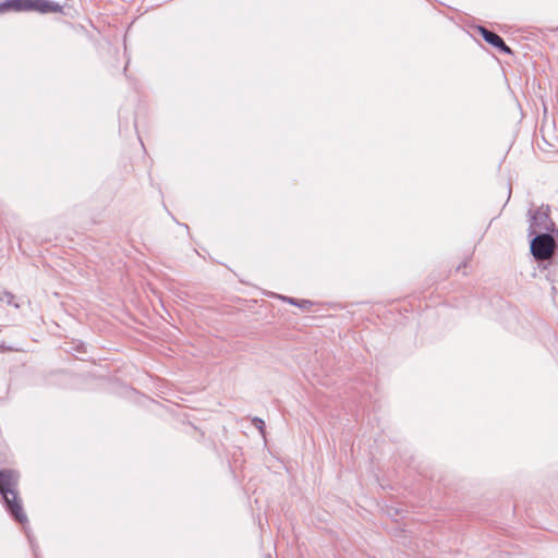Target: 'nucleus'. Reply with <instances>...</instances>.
<instances>
[{"mask_svg":"<svg viewBox=\"0 0 558 558\" xmlns=\"http://www.w3.org/2000/svg\"><path fill=\"white\" fill-rule=\"evenodd\" d=\"M19 473L12 469L0 470V496L5 511L16 522L25 525L28 523L23 510L22 500L17 492Z\"/></svg>","mask_w":558,"mask_h":558,"instance_id":"obj_1","label":"nucleus"},{"mask_svg":"<svg viewBox=\"0 0 558 558\" xmlns=\"http://www.w3.org/2000/svg\"><path fill=\"white\" fill-rule=\"evenodd\" d=\"M468 264H469V258H465L464 260H462V262L457 266L456 271H461L462 269L466 268V267H468Z\"/></svg>","mask_w":558,"mask_h":558,"instance_id":"obj_10","label":"nucleus"},{"mask_svg":"<svg viewBox=\"0 0 558 558\" xmlns=\"http://www.w3.org/2000/svg\"><path fill=\"white\" fill-rule=\"evenodd\" d=\"M313 302L310 301V300H305V299H299V302H296V305L298 307L302 308V310H308L310 307L313 306Z\"/></svg>","mask_w":558,"mask_h":558,"instance_id":"obj_8","label":"nucleus"},{"mask_svg":"<svg viewBox=\"0 0 558 558\" xmlns=\"http://www.w3.org/2000/svg\"><path fill=\"white\" fill-rule=\"evenodd\" d=\"M556 232L535 233L530 238V251L537 262L538 268L546 270L554 263L558 250Z\"/></svg>","mask_w":558,"mask_h":558,"instance_id":"obj_2","label":"nucleus"},{"mask_svg":"<svg viewBox=\"0 0 558 558\" xmlns=\"http://www.w3.org/2000/svg\"><path fill=\"white\" fill-rule=\"evenodd\" d=\"M280 300H282L283 302L288 303V304H291V305H296V302H299V299H294V298H291V296H283V295H280L279 296Z\"/></svg>","mask_w":558,"mask_h":558,"instance_id":"obj_9","label":"nucleus"},{"mask_svg":"<svg viewBox=\"0 0 558 558\" xmlns=\"http://www.w3.org/2000/svg\"><path fill=\"white\" fill-rule=\"evenodd\" d=\"M15 295L10 291H3L0 293V301L5 302L8 305L14 306L15 308H19L20 305L14 302Z\"/></svg>","mask_w":558,"mask_h":558,"instance_id":"obj_6","label":"nucleus"},{"mask_svg":"<svg viewBox=\"0 0 558 558\" xmlns=\"http://www.w3.org/2000/svg\"><path fill=\"white\" fill-rule=\"evenodd\" d=\"M529 215V236L541 232H556V235H558V229L549 216L548 206L546 208L542 206L535 210L531 209Z\"/></svg>","mask_w":558,"mask_h":558,"instance_id":"obj_4","label":"nucleus"},{"mask_svg":"<svg viewBox=\"0 0 558 558\" xmlns=\"http://www.w3.org/2000/svg\"><path fill=\"white\" fill-rule=\"evenodd\" d=\"M38 12L62 13L63 7L52 0H3L0 2V14L4 12Z\"/></svg>","mask_w":558,"mask_h":558,"instance_id":"obj_3","label":"nucleus"},{"mask_svg":"<svg viewBox=\"0 0 558 558\" xmlns=\"http://www.w3.org/2000/svg\"><path fill=\"white\" fill-rule=\"evenodd\" d=\"M477 32L482 38L489 44L492 47L497 49L500 53L512 56V49L505 43L501 36L497 33L486 28L485 26H477Z\"/></svg>","mask_w":558,"mask_h":558,"instance_id":"obj_5","label":"nucleus"},{"mask_svg":"<svg viewBox=\"0 0 558 558\" xmlns=\"http://www.w3.org/2000/svg\"><path fill=\"white\" fill-rule=\"evenodd\" d=\"M252 424L254 427H256L262 435L265 434V422L263 418L258 417V416H254L252 418Z\"/></svg>","mask_w":558,"mask_h":558,"instance_id":"obj_7","label":"nucleus"}]
</instances>
